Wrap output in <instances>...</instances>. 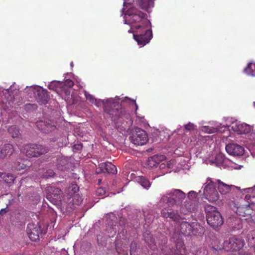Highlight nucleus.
<instances>
[{
	"instance_id": "19",
	"label": "nucleus",
	"mask_w": 255,
	"mask_h": 255,
	"mask_svg": "<svg viewBox=\"0 0 255 255\" xmlns=\"http://www.w3.org/2000/svg\"><path fill=\"white\" fill-rule=\"evenodd\" d=\"M236 213L239 216L245 217V219L247 220L251 217L253 210L249 205L242 206L237 208Z\"/></svg>"
},
{
	"instance_id": "31",
	"label": "nucleus",
	"mask_w": 255,
	"mask_h": 255,
	"mask_svg": "<svg viewBox=\"0 0 255 255\" xmlns=\"http://www.w3.org/2000/svg\"><path fill=\"white\" fill-rule=\"evenodd\" d=\"M72 200H68L67 202L72 203L73 205H79L83 201L82 197L78 194L74 195L72 197Z\"/></svg>"
},
{
	"instance_id": "42",
	"label": "nucleus",
	"mask_w": 255,
	"mask_h": 255,
	"mask_svg": "<svg viewBox=\"0 0 255 255\" xmlns=\"http://www.w3.org/2000/svg\"><path fill=\"white\" fill-rule=\"evenodd\" d=\"M65 85L69 87H72L74 85L73 82L70 79L66 80L65 82Z\"/></svg>"
},
{
	"instance_id": "44",
	"label": "nucleus",
	"mask_w": 255,
	"mask_h": 255,
	"mask_svg": "<svg viewBox=\"0 0 255 255\" xmlns=\"http://www.w3.org/2000/svg\"><path fill=\"white\" fill-rule=\"evenodd\" d=\"M26 106L27 109H29V108H30V107H31L32 109H36L37 108V105H36L35 104L32 105V104H27L26 105Z\"/></svg>"
},
{
	"instance_id": "10",
	"label": "nucleus",
	"mask_w": 255,
	"mask_h": 255,
	"mask_svg": "<svg viewBox=\"0 0 255 255\" xmlns=\"http://www.w3.org/2000/svg\"><path fill=\"white\" fill-rule=\"evenodd\" d=\"M33 92L37 101L41 105H45L47 103L49 96L48 95V91L40 86L32 87Z\"/></svg>"
},
{
	"instance_id": "48",
	"label": "nucleus",
	"mask_w": 255,
	"mask_h": 255,
	"mask_svg": "<svg viewBox=\"0 0 255 255\" xmlns=\"http://www.w3.org/2000/svg\"><path fill=\"white\" fill-rule=\"evenodd\" d=\"M125 116L127 119H130V115L128 113L125 114Z\"/></svg>"
},
{
	"instance_id": "15",
	"label": "nucleus",
	"mask_w": 255,
	"mask_h": 255,
	"mask_svg": "<svg viewBox=\"0 0 255 255\" xmlns=\"http://www.w3.org/2000/svg\"><path fill=\"white\" fill-rule=\"evenodd\" d=\"M14 151L13 145L10 143H5L0 147V159H7Z\"/></svg>"
},
{
	"instance_id": "4",
	"label": "nucleus",
	"mask_w": 255,
	"mask_h": 255,
	"mask_svg": "<svg viewBox=\"0 0 255 255\" xmlns=\"http://www.w3.org/2000/svg\"><path fill=\"white\" fill-rule=\"evenodd\" d=\"M49 151L48 146L40 144L28 143L23 146L22 151L28 157H38Z\"/></svg>"
},
{
	"instance_id": "33",
	"label": "nucleus",
	"mask_w": 255,
	"mask_h": 255,
	"mask_svg": "<svg viewBox=\"0 0 255 255\" xmlns=\"http://www.w3.org/2000/svg\"><path fill=\"white\" fill-rule=\"evenodd\" d=\"M86 100L88 101L91 103L94 104L95 105L99 107V101L96 99L92 95L86 93L85 94Z\"/></svg>"
},
{
	"instance_id": "39",
	"label": "nucleus",
	"mask_w": 255,
	"mask_h": 255,
	"mask_svg": "<svg viewBox=\"0 0 255 255\" xmlns=\"http://www.w3.org/2000/svg\"><path fill=\"white\" fill-rule=\"evenodd\" d=\"M184 128L187 130L191 131L195 129V126L192 123H189L184 126Z\"/></svg>"
},
{
	"instance_id": "50",
	"label": "nucleus",
	"mask_w": 255,
	"mask_h": 255,
	"mask_svg": "<svg viewBox=\"0 0 255 255\" xmlns=\"http://www.w3.org/2000/svg\"><path fill=\"white\" fill-rule=\"evenodd\" d=\"M135 106H136V109H137V104H135Z\"/></svg>"
},
{
	"instance_id": "24",
	"label": "nucleus",
	"mask_w": 255,
	"mask_h": 255,
	"mask_svg": "<svg viewBox=\"0 0 255 255\" xmlns=\"http://www.w3.org/2000/svg\"><path fill=\"white\" fill-rule=\"evenodd\" d=\"M166 157L163 155H154L148 158V165L151 167H156L160 162L164 160Z\"/></svg>"
},
{
	"instance_id": "45",
	"label": "nucleus",
	"mask_w": 255,
	"mask_h": 255,
	"mask_svg": "<svg viewBox=\"0 0 255 255\" xmlns=\"http://www.w3.org/2000/svg\"><path fill=\"white\" fill-rule=\"evenodd\" d=\"M7 212H8V210L7 209V208H4V209H2L0 211V215H3V214H5Z\"/></svg>"
},
{
	"instance_id": "13",
	"label": "nucleus",
	"mask_w": 255,
	"mask_h": 255,
	"mask_svg": "<svg viewBox=\"0 0 255 255\" xmlns=\"http://www.w3.org/2000/svg\"><path fill=\"white\" fill-rule=\"evenodd\" d=\"M41 230L38 225L29 224L27 227V233L29 238L32 241H36L39 240V234Z\"/></svg>"
},
{
	"instance_id": "30",
	"label": "nucleus",
	"mask_w": 255,
	"mask_h": 255,
	"mask_svg": "<svg viewBox=\"0 0 255 255\" xmlns=\"http://www.w3.org/2000/svg\"><path fill=\"white\" fill-rule=\"evenodd\" d=\"M136 181L139 183L143 188L148 189L151 185L149 181L145 177L138 176L136 178Z\"/></svg>"
},
{
	"instance_id": "26",
	"label": "nucleus",
	"mask_w": 255,
	"mask_h": 255,
	"mask_svg": "<svg viewBox=\"0 0 255 255\" xmlns=\"http://www.w3.org/2000/svg\"><path fill=\"white\" fill-rule=\"evenodd\" d=\"M175 201L172 195H169V192H168L161 197L159 202L160 204H166L168 207H172L176 205Z\"/></svg>"
},
{
	"instance_id": "43",
	"label": "nucleus",
	"mask_w": 255,
	"mask_h": 255,
	"mask_svg": "<svg viewBox=\"0 0 255 255\" xmlns=\"http://www.w3.org/2000/svg\"><path fill=\"white\" fill-rule=\"evenodd\" d=\"M74 148L78 150H81L82 148V144H77L74 145Z\"/></svg>"
},
{
	"instance_id": "3",
	"label": "nucleus",
	"mask_w": 255,
	"mask_h": 255,
	"mask_svg": "<svg viewBox=\"0 0 255 255\" xmlns=\"http://www.w3.org/2000/svg\"><path fill=\"white\" fill-rule=\"evenodd\" d=\"M205 210L206 213L207 222L210 226L215 228L223 225V218L216 207L207 205L205 206Z\"/></svg>"
},
{
	"instance_id": "2",
	"label": "nucleus",
	"mask_w": 255,
	"mask_h": 255,
	"mask_svg": "<svg viewBox=\"0 0 255 255\" xmlns=\"http://www.w3.org/2000/svg\"><path fill=\"white\" fill-rule=\"evenodd\" d=\"M126 23L131 25V27L135 29L151 27V23L147 19L146 13L134 6L129 7L125 14Z\"/></svg>"
},
{
	"instance_id": "20",
	"label": "nucleus",
	"mask_w": 255,
	"mask_h": 255,
	"mask_svg": "<svg viewBox=\"0 0 255 255\" xmlns=\"http://www.w3.org/2000/svg\"><path fill=\"white\" fill-rule=\"evenodd\" d=\"M99 167L102 172L111 174H116L117 172L116 166L110 162L101 163L99 164Z\"/></svg>"
},
{
	"instance_id": "28",
	"label": "nucleus",
	"mask_w": 255,
	"mask_h": 255,
	"mask_svg": "<svg viewBox=\"0 0 255 255\" xmlns=\"http://www.w3.org/2000/svg\"><path fill=\"white\" fill-rule=\"evenodd\" d=\"M0 178L8 184L12 183L15 179L14 177L11 174H6L1 172H0Z\"/></svg>"
},
{
	"instance_id": "41",
	"label": "nucleus",
	"mask_w": 255,
	"mask_h": 255,
	"mask_svg": "<svg viewBox=\"0 0 255 255\" xmlns=\"http://www.w3.org/2000/svg\"><path fill=\"white\" fill-rule=\"evenodd\" d=\"M55 174L54 171L51 169H49L46 171L45 172V176L46 177H53Z\"/></svg>"
},
{
	"instance_id": "8",
	"label": "nucleus",
	"mask_w": 255,
	"mask_h": 255,
	"mask_svg": "<svg viewBox=\"0 0 255 255\" xmlns=\"http://www.w3.org/2000/svg\"><path fill=\"white\" fill-rule=\"evenodd\" d=\"M47 191L46 198L48 201L55 205L62 204V191L60 189L55 186H50L48 188Z\"/></svg>"
},
{
	"instance_id": "47",
	"label": "nucleus",
	"mask_w": 255,
	"mask_h": 255,
	"mask_svg": "<svg viewBox=\"0 0 255 255\" xmlns=\"http://www.w3.org/2000/svg\"><path fill=\"white\" fill-rule=\"evenodd\" d=\"M240 255H251L250 253L248 252H242L240 253Z\"/></svg>"
},
{
	"instance_id": "9",
	"label": "nucleus",
	"mask_w": 255,
	"mask_h": 255,
	"mask_svg": "<svg viewBox=\"0 0 255 255\" xmlns=\"http://www.w3.org/2000/svg\"><path fill=\"white\" fill-rule=\"evenodd\" d=\"M131 140L135 145H142L147 142L148 138L145 130L137 128H135V132L132 133Z\"/></svg>"
},
{
	"instance_id": "34",
	"label": "nucleus",
	"mask_w": 255,
	"mask_h": 255,
	"mask_svg": "<svg viewBox=\"0 0 255 255\" xmlns=\"http://www.w3.org/2000/svg\"><path fill=\"white\" fill-rule=\"evenodd\" d=\"M202 131L208 133H213L218 131V129L213 127L205 126L202 128Z\"/></svg>"
},
{
	"instance_id": "36",
	"label": "nucleus",
	"mask_w": 255,
	"mask_h": 255,
	"mask_svg": "<svg viewBox=\"0 0 255 255\" xmlns=\"http://www.w3.org/2000/svg\"><path fill=\"white\" fill-rule=\"evenodd\" d=\"M137 248V243L134 242L132 241L130 243V255H135V253L136 250Z\"/></svg>"
},
{
	"instance_id": "18",
	"label": "nucleus",
	"mask_w": 255,
	"mask_h": 255,
	"mask_svg": "<svg viewBox=\"0 0 255 255\" xmlns=\"http://www.w3.org/2000/svg\"><path fill=\"white\" fill-rule=\"evenodd\" d=\"M197 226L196 223H189L186 221H182L180 223V232L185 236L191 235L193 233L195 226Z\"/></svg>"
},
{
	"instance_id": "40",
	"label": "nucleus",
	"mask_w": 255,
	"mask_h": 255,
	"mask_svg": "<svg viewBox=\"0 0 255 255\" xmlns=\"http://www.w3.org/2000/svg\"><path fill=\"white\" fill-rule=\"evenodd\" d=\"M106 193V190L102 188H99L97 190V194L99 195L103 196Z\"/></svg>"
},
{
	"instance_id": "35",
	"label": "nucleus",
	"mask_w": 255,
	"mask_h": 255,
	"mask_svg": "<svg viewBox=\"0 0 255 255\" xmlns=\"http://www.w3.org/2000/svg\"><path fill=\"white\" fill-rule=\"evenodd\" d=\"M198 193L194 191H190L188 194V198L186 200H190L193 201H198L197 198Z\"/></svg>"
},
{
	"instance_id": "14",
	"label": "nucleus",
	"mask_w": 255,
	"mask_h": 255,
	"mask_svg": "<svg viewBox=\"0 0 255 255\" xmlns=\"http://www.w3.org/2000/svg\"><path fill=\"white\" fill-rule=\"evenodd\" d=\"M231 128L234 132L238 134H246L249 133L252 130V128L249 125L240 122L233 123Z\"/></svg>"
},
{
	"instance_id": "5",
	"label": "nucleus",
	"mask_w": 255,
	"mask_h": 255,
	"mask_svg": "<svg viewBox=\"0 0 255 255\" xmlns=\"http://www.w3.org/2000/svg\"><path fill=\"white\" fill-rule=\"evenodd\" d=\"M245 244V241L242 238L233 236L224 242L223 248L228 252H237L241 250Z\"/></svg>"
},
{
	"instance_id": "1",
	"label": "nucleus",
	"mask_w": 255,
	"mask_h": 255,
	"mask_svg": "<svg viewBox=\"0 0 255 255\" xmlns=\"http://www.w3.org/2000/svg\"><path fill=\"white\" fill-rule=\"evenodd\" d=\"M218 185V188L222 194H226L231 191V187L220 180L214 182L211 178H208L206 183L204 184L203 198L207 199L211 203H216L219 199V195L216 189Z\"/></svg>"
},
{
	"instance_id": "37",
	"label": "nucleus",
	"mask_w": 255,
	"mask_h": 255,
	"mask_svg": "<svg viewBox=\"0 0 255 255\" xmlns=\"http://www.w3.org/2000/svg\"><path fill=\"white\" fill-rule=\"evenodd\" d=\"M144 238L145 242L149 244H151L154 242V239L150 234H144Z\"/></svg>"
},
{
	"instance_id": "17",
	"label": "nucleus",
	"mask_w": 255,
	"mask_h": 255,
	"mask_svg": "<svg viewBox=\"0 0 255 255\" xmlns=\"http://www.w3.org/2000/svg\"><path fill=\"white\" fill-rule=\"evenodd\" d=\"M226 151L230 155L239 156L243 154L244 148L243 146L235 143H229L226 146Z\"/></svg>"
},
{
	"instance_id": "49",
	"label": "nucleus",
	"mask_w": 255,
	"mask_h": 255,
	"mask_svg": "<svg viewBox=\"0 0 255 255\" xmlns=\"http://www.w3.org/2000/svg\"><path fill=\"white\" fill-rule=\"evenodd\" d=\"M163 241H164L165 243L167 242V238L166 237H164Z\"/></svg>"
},
{
	"instance_id": "25",
	"label": "nucleus",
	"mask_w": 255,
	"mask_h": 255,
	"mask_svg": "<svg viewBox=\"0 0 255 255\" xmlns=\"http://www.w3.org/2000/svg\"><path fill=\"white\" fill-rule=\"evenodd\" d=\"M79 191V187L75 183H72L71 185L65 191L64 197L67 198V200H70L71 197L76 195Z\"/></svg>"
},
{
	"instance_id": "6",
	"label": "nucleus",
	"mask_w": 255,
	"mask_h": 255,
	"mask_svg": "<svg viewBox=\"0 0 255 255\" xmlns=\"http://www.w3.org/2000/svg\"><path fill=\"white\" fill-rule=\"evenodd\" d=\"M151 27L140 28L136 29L135 33L133 34L134 40L137 44L141 46H143L148 43L152 37Z\"/></svg>"
},
{
	"instance_id": "46",
	"label": "nucleus",
	"mask_w": 255,
	"mask_h": 255,
	"mask_svg": "<svg viewBox=\"0 0 255 255\" xmlns=\"http://www.w3.org/2000/svg\"><path fill=\"white\" fill-rule=\"evenodd\" d=\"M19 167H16L17 170H20V169H24L25 167V165L24 164H22L21 165H19Z\"/></svg>"
},
{
	"instance_id": "52",
	"label": "nucleus",
	"mask_w": 255,
	"mask_h": 255,
	"mask_svg": "<svg viewBox=\"0 0 255 255\" xmlns=\"http://www.w3.org/2000/svg\"><path fill=\"white\" fill-rule=\"evenodd\" d=\"M254 187H255V185L254 186Z\"/></svg>"
},
{
	"instance_id": "51",
	"label": "nucleus",
	"mask_w": 255,
	"mask_h": 255,
	"mask_svg": "<svg viewBox=\"0 0 255 255\" xmlns=\"http://www.w3.org/2000/svg\"><path fill=\"white\" fill-rule=\"evenodd\" d=\"M254 106L255 107V102H254Z\"/></svg>"
},
{
	"instance_id": "21",
	"label": "nucleus",
	"mask_w": 255,
	"mask_h": 255,
	"mask_svg": "<svg viewBox=\"0 0 255 255\" xmlns=\"http://www.w3.org/2000/svg\"><path fill=\"white\" fill-rule=\"evenodd\" d=\"M169 195H171L175 200L176 205L181 203L186 197L185 193L179 189H172L169 192Z\"/></svg>"
},
{
	"instance_id": "22",
	"label": "nucleus",
	"mask_w": 255,
	"mask_h": 255,
	"mask_svg": "<svg viewBox=\"0 0 255 255\" xmlns=\"http://www.w3.org/2000/svg\"><path fill=\"white\" fill-rule=\"evenodd\" d=\"M56 165L57 168L60 171L67 170L70 166L68 159L63 156L57 158Z\"/></svg>"
},
{
	"instance_id": "16",
	"label": "nucleus",
	"mask_w": 255,
	"mask_h": 255,
	"mask_svg": "<svg viewBox=\"0 0 255 255\" xmlns=\"http://www.w3.org/2000/svg\"><path fill=\"white\" fill-rule=\"evenodd\" d=\"M198 201L186 200L181 208V212L185 215L189 213H195L198 210Z\"/></svg>"
},
{
	"instance_id": "29",
	"label": "nucleus",
	"mask_w": 255,
	"mask_h": 255,
	"mask_svg": "<svg viewBox=\"0 0 255 255\" xmlns=\"http://www.w3.org/2000/svg\"><path fill=\"white\" fill-rule=\"evenodd\" d=\"M8 132L12 138L19 137L20 135L19 129L15 126H12L8 129Z\"/></svg>"
},
{
	"instance_id": "7",
	"label": "nucleus",
	"mask_w": 255,
	"mask_h": 255,
	"mask_svg": "<svg viewBox=\"0 0 255 255\" xmlns=\"http://www.w3.org/2000/svg\"><path fill=\"white\" fill-rule=\"evenodd\" d=\"M102 102L104 111L110 116L112 121L116 122L120 117H122V115L121 116L120 114L122 113L123 111L121 109H118L119 105L117 104V108H113V107L116 108V103L114 102L112 100H103Z\"/></svg>"
},
{
	"instance_id": "23",
	"label": "nucleus",
	"mask_w": 255,
	"mask_h": 255,
	"mask_svg": "<svg viewBox=\"0 0 255 255\" xmlns=\"http://www.w3.org/2000/svg\"><path fill=\"white\" fill-rule=\"evenodd\" d=\"M170 208H163L161 212V216L165 218H169L174 221H178L179 220V216Z\"/></svg>"
},
{
	"instance_id": "27",
	"label": "nucleus",
	"mask_w": 255,
	"mask_h": 255,
	"mask_svg": "<svg viewBox=\"0 0 255 255\" xmlns=\"http://www.w3.org/2000/svg\"><path fill=\"white\" fill-rule=\"evenodd\" d=\"M137 2L141 9L149 12V9L153 6L154 0H137Z\"/></svg>"
},
{
	"instance_id": "32",
	"label": "nucleus",
	"mask_w": 255,
	"mask_h": 255,
	"mask_svg": "<svg viewBox=\"0 0 255 255\" xmlns=\"http://www.w3.org/2000/svg\"><path fill=\"white\" fill-rule=\"evenodd\" d=\"M225 157L222 153L218 154L215 159V162L217 166H221L225 161Z\"/></svg>"
},
{
	"instance_id": "38",
	"label": "nucleus",
	"mask_w": 255,
	"mask_h": 255,
	"mask_svg": "<svg viewBox=\"0 0 255 255\" xmlns=\"http://www.w3.org/2000/svg\"><path fill=\"white\" fill-rule=\"evenodd\" d=\"M251 69L252 71L251 74L252 76H255V64H249L247 67L246 68V70L248 71L249 70Z\"/></svg>"
},
{
	"instance_id": "11",
	"label": "nucleus",
	"mask_w": 255,
	"mask_h": 255,
	"mask_svg": "<svg viewBox=\"0 0 255 255\" xmlns=\"http://www.w3.org/2000/svg\"><path fill=\"white\" fill-rule=\"evenodd\" d=\"M57 123L52 120L46 121H39L36 123V126L42 132L48 133L56 129Z\"/></svg>"
},
{
	"instance_id": "12",
	"label": "nucleus",
	"mask_w": 255,
	"mask_h": 255,
	"mask_svg": "<svg viewBox=\"0 0 255 255\" xmlns=\"http://www.w3.org/2000/svg\"><path fill=\"white\" fill-rule=\"evenodd\" d=\"M175 250L170 247H166L161 249L162 253L164 255H182L183 251L184 250V243L182 241H179L176 243Z\"/></svg>"
}]
</instances>
